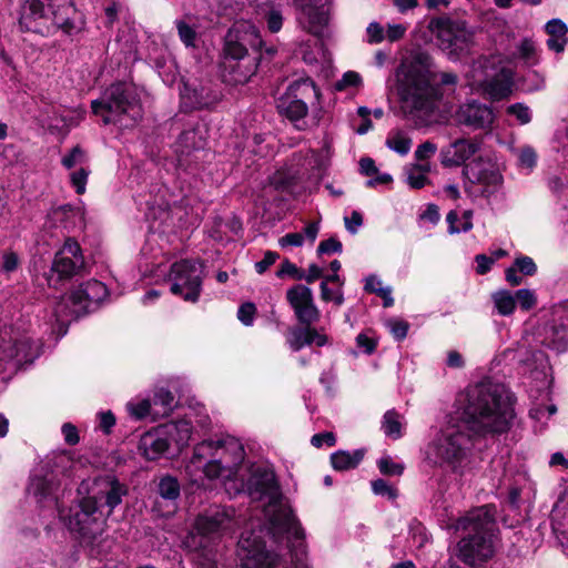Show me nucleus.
<instances>
[{
    "instance_id": "f257e3e1",
    "label": "nucleus",
    "mask_w": 568,
    "mask_h": 568,
    "mask_svg": "<svg viewBox=\"0 0 568 568\" xmlns=\"http://www.w3.org/2000/svg\"><path fill=\"white\" fill-rule=\"evenodd\" d=\"M515 417L507 388L485 381L467 388L460 420L452 418L425 449L426 462L435 467L462 475L470 463L474 436L501 434Z\"/></svg>"
},
{
    "instance_id": "f03ea898",
    "label": "nucleus",
    "mask_w": 568,
    "mask_h": 568,
    "mask_svg": "<svg viewBox=\"0 0 568 568\" xmlns=\"http://www.w3.org/2000/svg\"><path fill=\"white\" fill-rule=\"evenodd\" d=\"M226 490L245 491L253 500L264 501V515L274 535H286L295 552L291 568H308L303 559L306 551L305 531L291 507L284 503L273 470L264 466H253L247 478H233ZM263 530L243 531L237 542L241 568H287L274 552L266 550Z\"/></svg>"
},
{
    "instance_id": "7ed1b4c3",
    "label": "nucleus",
    "mask_w": 568,
    "mask_h": 568,
    "mask_svg": "<svg viewBox=\"0 0 568 568\" xmlns=\"http://www.w3.org/2000/svg\"><path fill=\"white\" fill-rule=\"evenodd\" d=\"M126 495V485L115 476L97 477L88 488L87 495H81L80 488L71 505L59 511L60 518L82 544L93 546L104 534L108 518Z\"/></svg>"
},
{
    "instance_id": "20e7f679",
    "label": "nucleus",
    "mask_w": 568,
    "mask_h": 568,
    "mask_svg": "<svg viewBox=\"0 0 568 568\" xmlns=\"http://www.w3.org/2000/svg\"><path fill=\"white\" fill-rule=\"evenodd\" d=\"M396 92L405 118L416 126H428L436 118L442 99L433 58L416 51L404 59L395 72Z\"/></svg>"
},
{
    "instance_id": "39448f33",
    "label": "nucleus",
    "mask_w": 568,
    "mask_h": 568,
    "mask_svg": "<svg viewBox=\"0 0 568 568\" xmlns=\"http://www.w3.org/2000/svg\"><path fill=\"white\" fill-rule=\"evenodd\" d=\"M244 457V447L234 437L204 440L194 447L185 470L194 483L203 478L221 479L226 488L237 476Z\"/></svg>"
},
{
    "instance_id": "423d86ee",
    "label": "nucleus",
    "mask_w": 568,
    "mask_h": 568,
    "mask_svg": "<svg viewBox=\"0 0 568 568\" xmlns=\"http://www.w3.org/2000/svg\"><path fill=\"white\" fill-rule=\"evenodd\" d=\"M453 527L467 534L457 545L458 557L466 565L475 567L494 556L497 529L491 507L483 506L470 510L458 518Z\"/></svg>"
},
{
    "instance_id": "0eeeda50",
    "label": "nucleus",
    "mask_w": 568,
    "mask_h": 568,
    "mask_svg": "<svg viewBox=\"0 0 568 568\" xmlns=\"http://www.w3.org/2000/svg\"><path fill=\"white\" fill-rule=\"evenodd\" d=\"M240 523L233 507H211L197 516L194 528L183 539V547L202 564L211 562L214 560L216 540L232 535Z\"/></svg>"
},
{
    "instance_id": "6e6552de",
    "label": "nucleus",
    "mask_w": 568,
    "mask_h": 568,
    "mask_svg": "<svg viewBox=\"0 0 568 568\" xmlns=\"http://www.w3.org/2000/svg\"><path fill=\"white\" fill-rule=\"evenodd\" d=\"M77 10L72 0H27L19 19L26 31L51 34L61 29L68 34L78 32Z\"/></svg>"
},
{
    "instance_id": "1a4fd4ad",
    "label": "nucleus",
    "mask_w": 568,
    "mask_h": 568,
    "mask_svg": "<svg viewBox=\"0 0 568 568\" xmlns=\"http://www.w3.org/2000/svg\"><path fill=\"white\" fill-rule=\"evenodd\" d=\"M120 286H69L52 301V316L58 334H67L70 322L80 315L97 310L104 302L119 297Z\"/></svg>"
},
{
    "instance_id": "9d476101",
    "label": "nucleus",
    "mask_w": 568,
    "mask_h": 568,
    "mask_svg": "<svg viewBox=\"0 0 568 568\" xmlns=\"http://www.w3.org/2000/svg\"><path fill=\"white\" fill-rule=\"evenodd\" d=\"M413 36L423 43L436 40L437 47L447 54L449 60L458 61L470 53L474 32L465 21L437 17L419 21Z\"/></svg>"
},
{
    "instance_id": "9b49d317",
    "label": "nucleus",
    "mask_w": 568,
    "mask_h": 568,
    "mask_svg": "<svg viewBox=\"0 0 568 568\" xmlns=\"http://www.w3.org/2000/svg\"><path fill=\"white\" fill-rule=\"evenodd\" d=\"M92 111L104 124L133 126L142 118V108L134 88L119 82L110 85L100 99L92 101Z\"/></svg>"
},
{
    "instance_id": "f8f14e48",
    "label": "nucleus",
    "mask_w": 568,
    "mask_h": 568,
    "mask_svg": "<svg viewBox=\"0 0 568 568\" xmlns=\"http://www.w3.org/2000/svg\"><path fill=\"white\" fill-rule=\"evenodd\" d=\"M287 300L298 322L304 325L288 331L286 342L291 349L297 352L312 344L318 347L324 346L327 343V336L311 327L313 323L317 322L320 313L313 303L308 286H292L287 291Z\"/></svg>"
},
{
    "instance_id": "ddd939ff",
    "label": "nucleus",
    "mask_w": 568,
    "mask_h": 568,
    "mask_svg": "<svg viewBox=\"0 0 568 568\" xmlns=\"http://www.w3.org/2000/svg\"><path fill=\"white\" fill-rule=\"evenodd\" d=\"M471 84L480 88L493 101L508 98L513 92L514 73L507 68H495V62L480 58L471 69Z\"/></svg>"
},
{
    "instance_id": "4468645a",
    "label": "nucleus",
    "mask_w": 568,
    "mask_h": 568,
    "mask_svg": "<svg viewBox=\"0 0 568 568\" xmlns=\"http://www.w3.org/2000/svg\"><path fill=\"white\" fill-rule=\"evenodd\" d=\"M463 174L466 180V191L473 192V189L478 186L481 196L487 199L496 194L503 185V175L497 166L481 156L466 163Z\"/></svg>"
},
{
    "instance_id": "2eb2a0df",
    "label": "nucleus",
    "mask_w": 568,
    "mask_h": 568,
    "mask_svg": "<svg viewBox=\"0 0 568 568\" xmlns=\"http://www.w3.org/2000/svg\"><path fill=\"white\" fill-rule=\"evenodd\" d=\"M247 44L253 48L262 45L258 29L246 21L235 23L225 39V57L233 60L243 59L247 53Z\"/></svg>"
},
{
    "instance_id": "dca6fc26",
    "label": "nucleus",
    "mask_w": 568,
    "mask_h": 568,
    "mask_svg": "<svg viewBox=\"0 0 568 568\" xmlns=\"http://www.w3.org/2000/svg\"><path fill=\"white\" fill-rule=\"evenodd\" d=\"M313 94L317 97L315 84L311 79H302L292 83L288 88L287 98L280 101L278 108L286 114L292 121L303 119L307 112V104L297 95L302 98Z\"/></svg>"
},
{
    "instance_id": "f3484780",
    "label": "nucleus",
    "mask_w": 568,
    "mask_h": 568,
    "mask_svg": "<svg viewBox=\"0 0 568 568\" xmlns=\"http://www.w3.org/2000/svg\"><path fill=\"white\" fill-rule=\"evenodd\" d=\"M294 1L301 9L298 21L302 28L316 38H323L329 21L331 0H326L324 3Z\"/></svg>"
},
{
    "instance_id": "a211bd4d",
    "label": "nucleus",
    "mask_w": 568,
    "mask_h": 568,
    "mask_svg": "<svg viewBox=\"0 0 568 568\" xmlns=\"http://www.w3.org/2000/svg\"><path fill=\"white\" fill-rule=\"evenodd\" d=\"M84 264L81 247L73 239H67L62 248L55 254L52 271L58 280L64 281L75 275Z\"/></svg>"
},
{
    "instance_id": "6ab92c4d",
    "label": "nucleus",
    "mask_w": 568,
    "mask_h": 568,
    "mask_svg": "<svg viewBox=\"0 0 568 568\" xmlns=\"http://www.w3.org/2000/svg\"><path fill=\"white\" fill-rule=\"evenodd\" d=\"M455 120L471 130H485L493 124L495 114L489 105L470 100L458 108Z\"/></svg>"
},
{
    "instance_id": "aec40b11",
    "label": "nucleus",
    "mask_w": 568,
    "mask_h": 568,
    "mask_svg": "<svg viewBox=\"0 0 568 568\" xmlns=\"http://www.w3.org/2000/svg\"><path fill=\"white\" fill-rule=\"evenodd\" d=\"M480 150L477 139H458L440 150V163L445 168L460 166Z\"/></svg>"
},
{
    "instance_id": "412c9836",
    "label": "nucleus",
    "mask_w": 568,
    "mask_h": 568,
    "mask_svg": "<svg viewBox=\"0 0 568 568\" xmlns=\"http://www.w3.org/2000/svg\"><path fill=\"white\" fill-rule=\"evenodd\" d=\"M159 426L164 433L172 455L180 454L189 445L193 433L190 419L170 420Z\"/></svg>"
},
{
    "instance_id": "4be33fe9",
    "label": "nucleus",
    "mask_w": 568,
    "mask_h": 568,
    "mask_svg": "<svg viewBox=\"0 0 568 568\" xmlns=\"http://www.w3.org/2000/svg\"><path fill=\"white\" fill-rule=\"evenodd\" d=\"M206 278L203 264L190 260L173 263L166 276L171 284H201Z\"/></svg>"
},
{
    "instance_id": "5701e85b",
    "label": "nucleus",
    "mask_w": 568,
    "mask_h": 568,
    "mask_svg": "<svg viewBox=\"0 0 568 568\" xmlns=\"http://www.w3.org/2000/svg\"><path fill=\"white\" fill-rule=\"evenodd\" d=\"M139 450L149 460H156L163 456L172 455L160 426L150 429L141 436Z\"/></svg>"
},
{
    "instance_id": "b1692460",
    "label": "nucleus",
    "mask_w": 568,
    "mask_h": 568,
    "mask_svg": "<svg viewBox=\"0 0 568 568\" xmlns=\"http://www.w3.org/2000/svg\"><path fill=\"white\" fill-rule=\"evenodd\" d=\"M57 488L55 471L43 474V469L36 470L28 486V494L33 496L38 503L54 499Z\"/></svg>"
},
{
    "instance_id": "393cba45",
    "label": "nucleus",
    "mask_w": 568,
    "mask_h": 568,
    "mask_svg": "<svg viewBox=\"0 0 568 568\" xmlns=\"http://www.w3.org/2000/svg\"><path fill=\"white\" fill-rule=\"evenodd\" d=\"M204 145V140L196 129L182 132L175 143V152L179 156L180 164L183 165L186 163L187 156H190L192 152H200Z\"/></svg>"
},
{
    "instance_id": "a878e982",
    "label": "nucleus",
    "mask_w": 568,
    "mask_h": 568,
    "mask_svg": "<svg viewBox=\"0 0 568 568\" xmlns=\"http://www.w3.org/2000/svg\"><path fill=\"white\" fill-rule=\"evenodd\" d=\"M153 407V418L165 417L176 407L175 396L168 389L161 387L154 392L151 399Z\"/></svg>"
},
{
    "instance_id": "bb28decb",
    "label": "nucleus",
    "mask_w": 568,
    "mask_h": 568,
    "mask_svg": "<svg viewBox=\"0 0 568 568\" xmlns=\"http://www.w3.org/2000/svg\"><path fill=\"white\" fill-rule=\"evenodd\" d=\"M318 232L320 224L317 222H312L305 226L303 233H287L278 240V243L282 247L301 246L305 240L313 244L317 237Z\"/></svg>"
},
{
    "instance_id": "cd10ccee",
    "label": "nucleus",
    "mask_w": 568,
    "mask_h": 568,
    "mask_svg": "<svg viewBox=\"0 0 568 568\" xmlns=\"http://www.w3.org/2000/svg\"><path fill=\"white\" fill-rule=\"evenodd\" d=\"M364 457L362 450L353 453L346 450H338L331 456V463L336 470H348L355 468Z\"/></svg>"
},
{
    "instance_id": "c85d7f7f",
    "label": "nucleus",
    "mask_w": 568,
    "mask_h": 568,
    "mask_svg": "<svg viewBox=\"0 0 568 568\" xmlns=\"http://www.w3.org/2000/svg\"><path fill=\"white\" fill-rule=\"evenodd\" d=\"M537 271V265L529 256H520L515 260L514 266L506 272V280L510 283L518 284L521 278L517 276L520 272L524 275H532Z\"/></svg>"
},
{
    "instance_id": "c756f323",
    "label": "nucleus",
    "mask_w": 568,
    "mask_h": 568,
    "mask_svg": "<svg viewBox=\"0 0 568 568\" xmlns=\"http://www.w3.org/2000/svg\"><path fill=\"white\" fill-rule=\"evenodd\" d=\"M403 416L396 410L390 409L384 414L382 420V430L387 437L392 439L400 438L403 436Z\"/></svg>"
},
{
    "instance_id": "7c9ffc66",
    "label": "nucleus",
    "mask_w": 568,
    "mask_h": 568,
    "mask_svg": "<svg viewBox=\"0 0 568 568\" xmlns=\"http://www.w3.org/2000/svg\"><path fill=\"white\" fill-rule=\"evenodd\" d=\"M386 145L399 155H406L412 148V139L402 130H393L388 133Z\"/></svg>"
},
{
    "instance_id": "2f4dec72",
    "label": "nucleus",
    "mask_w": 568,
    "mask_h": 568,
    "mask_svg": "<svg viewBox=\"0 0 568 568\" xmlns=\"http://www.w3.org/2000/svg\"><path fill=\"white\" fill-rule=\"evenodd\" d=\"M428 163L414 164L406 169V181L413 189H422L428 183Z\"/></svg>"
},
{
    "instance_id": "473e14b6",
    "label": "nucleus",
    "mask_w": 568,
    "mask_h": 568,
    "mask_svg": "<svg viewBox=\"0 0 568 568\" xmlns=\"http://www.w3.org/2000/svg\"><path fill=\"white\" fill-rule=\"evenodd\" d=\"M497 312L503 316L513 314L516 308L515 295L507 290H499L493 294Z\"/></svg>"
},
{
    "instance_id": "72a5a7b5",
    "label": "nucleus",
    "mask_w": 568,
    "mask_h": 568,
    "mask_svg": "<svg viewBox=\"0 0 568 568\" xmlns=\"http://www.w3.org/2000/svg\"><path fill=\"white\" fill-rule=\"evenodd\" d=\"M473 211L467 210L463 213L462 225H456V222L459 221V216L456 211H450L446 221L448 223V232L450 234H457L460 232H468L473 229Z\"/></svg>"
},
{
    "instance_id": "f704fd0d",
    "label": "nucleus",
    "mask_w": 568,
    "mask_h": 568,
    "mask_svg": "<svg viewBox=\"0 0 568 568\" xmlns=\"http://www.w3.org/2000/svg\"><path fill=\"white\" fill-rule=\"evenodd\" d=\"M126 410L134 419H143L148 416L153 417V407L151 399L131 400L126 404Z\"/></svg>"
},
{
    "instance_id": "c9c22d12",
    "label": "nucleus",
    "mask_w": 568,
    "mask_h": 568,
    "mask_svg": "<svg viewBox=\"0 0 568 568\" xmlns=\"http://www.w3.org/2000/svg\"><path fill=\"white\" fill-rule=\"evenodd\" d=\"M159 494L164 499L175 500L180 496V484L171 476L161 478L159 483Z\"/></svg>"
},
{
    "instance_id": "e433bc0d",
    "label": "nucleus",
    "mask_w": 568,
    "mask_h": 568,
    "mask_svg": "<svg viewBox=\"0 0 568 568\" xmlns=\"http://www.w3.org/2000/svg\"><path fill=\"white\" fill-rule=\"evenodd\" d=\"M87 154L80 146H74L68 154L62 158V165L68 170H74L87 165Z\"/></svg>"
},
{
    "instance_id": "4c0bfd02",
    "label": "nucleus",
    "mask_w": 568,
    "mask_h": 568,
    "mask_svg": "<svg viewBox=\"0 0 568 568\" xmlns=\"http://www.w3.org/2000/svg\"><path fill=\"white\" fill-rule=\"evenodd\" d=\"M506 113L514 116L521 125L528 124L531 121V110L524 103H514L508 105Z\"/></svg>"
},
{
    "instance_id": "58836bf2",
    "label": "nucleus",
    "mask_w": 568,
    "mask_h": 568,
    "mask_svg": "<svg viewBox=\"0 0 568 568\" xmlns=\"http://www.w3.org/2000/svg\"><path fill=\"white\" fill-rule=\"evenodd\" d=\"M516 155L518 159V164L521 169L532 170L537 163V154L536 151L529 146L525 145L516 151Z\"/></svg>"
},
{
    "instance_id": "ea45409f",
    "label": "nucleus",
    "mask_w": 568,
    "mask_h": 568,
    "mask_svg": "<svg viewBox=\"0 0 568 568\" xmlns=\"http://www.w3.org/2000/svg\"><path fill=\"white\" fill-rule=\"evenodd\" d=\"M89 174H90V171L87 168V165L74 169L70 173L71 184L75 189V192L78 194H83L85 192V185H87Z\"/></svg>"
},
{
    "instance_id": "a19ab883",
    "label": "nucleus",
    "mask_w": 568,
    "mask_h": 568,
    "mask_svg": "<svg viewBox=\"0 0 568 568\" xmlns=\"http://www.w3.org/2000/svg\"><path fill=\"white\" fill-rule=\"evenodd\" d=\"M276 275L281 280L288 281H302L303 274L302 268H298L295 264L285 261L282 263L281 267L277 270Z\"/></svg>"
},
{
    "instance_id": "79ce46f5",
    "label": "nucleus",
    "mask_w": 568,
    "mask_h": 568,
    "mask_svg": "<svg viewBox=\"0 0 568 568\" xmlns=\"http://www.w3.org/2000/svg\"><path fill=\"white\" fill-rule=\"evenodd\" d=\"M385 325L396 341H403L407 336L409 324L406 321L389 318Z\"/></svg>"
},
{
    "instance_id": "37998d69",
    "label": "nucleus",
    "mask_w": 568,
    "mask_h": 568,
    "mask_svg": "<svg viewBox=\"0 0 568 568\" xmlns=\"http://www.w3.org/2000/svg\"><path fill=\"white\" fill-rule=\"evenodd\" d=\"M170 291L186 302L195 303L200 297L201 286H170Z\"/></svg>"
},
{
    "instance_id": "c03bdc74",
    "label": "nucleus",
    "mask_w": 568,
    "mask_h": 568,
    "mask_svg": "<svg viewBox=\"0 0 568 568\" xmlns=\"http://www.w3.org/2000/svg\"><path fill=\"white\" fill-rule=\"evenodd\" d=\"M514 295L521 310L528 311L536 305L537 297L534 291L529 288L518 290Z\"/></svg>"
},
{
    "instance_id": "a18cd8bd",
    "label": "nucleus",
    "mask_w": 568,
    "mask_h": 568,
    "mask_svg": "<svg viewBox=\"0 0 568 568\" xmlns=\"http://www.w3.org/2000/svg\"><path fill=\"white\" fill-rule=\"evenodd\" d=\"M377 465L379 471L388 476H399L404 470V466L402 464L393 462L389 457L381 458Z\"/></svg>"
},
{
    "instance_id": "49530a36",
    "label": "nucleus",
    "mask_w": 568,
    "mask_h": 568,
    "mask_svg": "<svg viewBox=\"0 0 568 568\" xmlns=\"http://www.w3.org/2000/svg\"><path fill=\"white\" fill-rule=\"evenodd\" d=\"M362 84V77L355 71H347L343 74L342 79L335 83L338 91L345 90L349 87H359Z\"/></svg>"
},
{
    "instance_id": "de8ad7c7",
    "label": "nucleus",
    "mask_w": 568,
    "mask_h": 568,
    "mask_svg": "<svg viewBox=\"0 0 568 568\" xmlns=\"http://www.w3.org/2000/svg\"><path fill=\"white\" fill-rule=\"evenodd\" d=\"M176 28H178L179 37L182 40V42L186 47H193L195 38H196L195 30L192 27H190L187 23H185L184 21H181V20L176 22Z\"/></svg>"
},
{
    "instance_id": "09e8293b",
    "label": "nucleus",
    "mask_w": 568,
    "mask_h": 568,
    "mask_svg": "<svg viewBox=\"0 0 568 568\" xmlns=\"http://www.w3.org/2000/svg\"><path fill=\"white\" fill-rule=\"evenodd\" d=\"M372 489L375 495L387 497L388 499H395L397 497V490L389 486L384 479H376L372 481Z\"/></svg>"
},
{
    "instance_id": "8fccbe9b",
    "label": "nucleus",
    "mask_w": 568,
    "mask_h": 568,
    "mask_svg": "<svg viewBox=\"0 0 568 568\" xmlns=\"http://www.w3.org/2000/svg\"><path fill=\"white\" fill-rule=\"evenodd\" d=\"M256 308L253 303H244L239 307L237 318L246 326H251L254 321Z\"/></svg>"
},
{
    "instance_id": "3c124183",
    "label": "nucleus",
    "mask_w": 568,
    "mask_h": 568,
    "mask_svg": "<svg viewBox=\"0 0 568 568\" xmlns=\"http://www.w3.org/2000/svg\"><path fill=\"white\" fill-rule=\"evenodd\" d=\"M536 54V47L531 40L525 39L521 41L519 45V55L524 59L528 64H534Z\"/></svg>"
},
{
    "instance_id": "603ef678",
    "label": "nucleus",
    "mask_w": 568,
    "mask_h": 568,
    "mask_svg": "<svg viewBox=\"0 0 568 568\" xmlns=\"http://www.w3.org/2000/svg\"><path fill=\"white\" fill-rule=\"evenodd\" d=\"M267 28L271 32H278L283 26V16L281 11L272 9L265 16Z\"/></svg>"
},
{
    "instance_id": "864d4df0",
    "label": "nucleus",
    "mask_w": 568,
    "mask_h": 568,
    "mask_svg": "<svg viewBox=\"0 0 568 568\" xmlns=\"http://www.w3.org/2000/svg\"><path fill=\"white\" fill-rule=\"evenodd\" d=\"M341 251L342 243L335 237H329L327 240L322 241L317 247L318 255L332 254Z\"/></svg>"
},
{
    "instance_id": "5fc2aeb1",
    "label": "nucleus",
    "mask_w": 568,
    "mask_h": 568,
    "mask_svg": "<svg viewBox=\"0 0 568 568\" xmlns=\"http://www.w3.org/2000/svg\"><path fill=\"white\" fill-rule=\"evenodd\" d=\"M365 290L368 293H375L379 297H382L384 307H389L393 305L394 300L390 296L392 291H390L389 286H365Z\"/></svg>"
},
{
    "instance_id": "6e6d98bb",
    "label": "nucleus",
    "mask_w": 568,
    "mask_h": 568,
    "mask_svg": "<svg viewBox=\"0 0 568 568\" xmlns=\"http://www.w3.org/2000/svg\"><path fill=\"white\" fill-rule=\"evenodd\" d=\"M437 151V146L435 143L430 141H426L418 145L415 151V158L417 161H424L432 158Z\"/></svg>"
},
{
    "instance_id": "4d7b16f0",
    "label": "nucleus",
    "mask_w": 568,
    "mask_h": 568,
    "mask_svg": "<svg viewBox=\"0 0 568 568\" xmlns=\"http://www.w3.org/2000/svg\"><path fill=\"white\" fill-rule=\"evenodd\" d=\"M546 31L549 37H566L567 27L561 20L552 19L547 22Z\"/></svg>"
},
{
    "instance_id": "13d9d810",
    "label": "nucleus",
    "mask_w": 568,
    "mask_h": 568,
    "mask_svg": "<svg viewBox=\"0 0 568 568\" xmlns=\"http://www.w3.org/2000/svg\"><path fill=\"white\" fill-rule=\"evenodd\" d=\"M356 344L365 354H372L377 346V342L366 333H362L356 337Z\"/></svg>"
},
{
    "instance_id": "bf43d9fd",
    "label": "nucleus",
    "mask_w": 568,
    "mask_h": 568,
    "mask_svg": "<svg viewBox=\"0 0 568 568\" xmlns=\"http://www.w3.org/2000/svg\"><path fill=\"white\" fill-rule=\"evenodd\" d=\"M311 443L315 447H322L324 444L331 447L335 445L336 438L331 432L320 433L312 437Z\"/></svg>"
},
{
    "instance_id": "052dcab7",
    "label": "nucleus",
    "mask_w": 568,
    "mask_h": 568,
    "mask_svg": "<svg viewBox=\"0 0 568 568\" xmlns=\"http://www.w3.org/2000/svg\"><path fill=\"white\" fill-rule=\"evenodd\" d=\"M344 222L346 230L349 233L355 234L363 224V216L359 212L353 211L351 216L344 217Z\"/></svg>"
},
{
    "instance_id": "680f3d73",
    "label": "nucleus",
    "mask_w": 568,
    "mask_h": 568,
    "mask_svg": "<svg viewBox=\"0 0 568 568\" xmlns=\"http://www.w3.org/2000/svg\"><path fill=\"white\" fill-rule=\"evenodd\" d=\"M368 41L379 43L385 39L383 27L377 22H372L367 27Z\"/></svg>"
},
{
    "instance_id": "e2e57ef3",
    "label": "nucleus",
    "mask_w": 568,
    "mask_h": 568,
    "mask_svg": "<svg viewBox=\"0 0 568 568\" xmlns=\"http://www.w3.org/2000/svg\"><path fill=\"white\" fill-rule=\"evenodd\" d=\"M64 440L69 445H75L79 443L78 429L71 423H65L61 427Z\"/></svg>"
},
{
    "instance_id": "0e129e2a",
    "label": "nucleus",
    "mask_w": 568,
    "mask_h": 568,
    "mask_svg": "<svg viewBox=\"0 0 568 568\" xmlns=\"http://www.w3.org/2000/svg\"><path fill=\"white\" fill-rule=\"evenodd\" d=\"M476 262V272L478 274H485L487 273L491 265L495 263V258L491 256H487L485 254H479L475 257Z\"/></svg>"
},
{
    "instance_id": "69168bd1",
    "label": "nucleus",
    "mask_w": 568,
    "mask_h": 568,
    "mask_svg": "<svg viewBox=\"0 0 568 568\" xmlns=\"http://www.w3.org/2000/svg\"><path fill=\"white\" fill-rule=\"evenodd\" d=\"M407 28L404 24H388L385 38L390 41H397L402 39Z\"/></svg>"
},
{
    "instance_id": "338daca9",
    "label": "nucleus",
    "mask_w": 568,
    "mask_h": 568,
    "mask_svg": "<svg viewBox=\"0 0 568 568\" xmlns=\"http://www.w3.org/2000/svg\"><path fill=\"white\" fill-rule=\"evenodd\" d=\"M277 257H278L277 253H275V252H266L264 254L263 260L257 262V263H255L256 272L260 273V274L264 273L268 268V266L274 264V262L276 261Z\"/></svg>"
},
{
    "instance_id": "774afa93",
    "label": "nucleus",
    "mask_w": 568,
    "mask_h": 568,
    "mask_svg": "<svg viewBox=\"0 0 568 568\" xmlns=\"http://www.w3.org/2000/svg\"><path fill=\"white\" fill-rule=\"evenodd\" d=\"M18 266V256L13 252H6L2 255L1 267L6 272H12Z\"/></svg>"
}]
</instances>
